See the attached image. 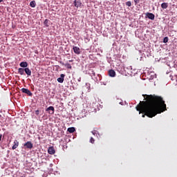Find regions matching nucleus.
<instances>
[{
    "label": "nucleus",
    "mask_w": 177,
    "mask_h": 177,
    "mask_svg": "<svg viewBox=\"0 0 177 177\" xmlns=\"http://www.w3.org/2000/svg\"><path fill=\"white\" fill-rule=\"evenodd\" d=\"M147 17H148V19H149V20H154L156 16L154 15V14L151 13V12H147L146 14Z\"/></svg>",
    "instance_id": "obj_8"
},
{
    "label": "nucleus",
    "mask_w": 177,
    "mask_h": 177,
    "mask_svg": "<svg viewBox=\"0 0 177 177\" xmlns=\"http://www.w3.org/2000/svg\"><path fill=\"white\" fill-rule=\"evenodd\" d=\"M109 77H115V71H114V70H113V69L109 70Z\"/></svg>",
    "instance_id": "obj_12"
},
{
    "label": "nucleus",
    "mask_w": 177,
    "mask_h": 177,
    "mask_svg": "<svg viewBox=\"0 0 177 177\" xmlns=\"http://www.w3.org/2000/svg\"><path fill=\"white\" fill-rule=\"evenodd\" d=\"M126 5L127 6L131 7L132 6V3L131 1H127Z\"/></svg>",
    "instance_id": "obj_20"
},
{
    "label": "nucleus",
    "mask_w": 177,
    "mask_h": 177,
    "mask_svg": "<svg viewBox=\"0 0 177 177\" xmlns=\"http://www.w3.org/2000/svg\"><path fill=\"white\" fill-rule=\"evenodd\" d=\"M163 42H164V44H167V42H168V37H165L163 39Z\"/></svg>",
    "instance_id": "obj_22"
},
{
    "label": "nucleus",
    "mask_w": 177,
    "mask_h": 177,
    "mask_svg": "<svg viewBox=\"0 0 177 177\" xmlns=\"http://www.w3.org/2000/svg\"><path fill=\"white\" fill-rule=\"evenodd\" d=\"M2 140V135H0V142Z\"/></svg>",
    "instance_id": "obj_28"
},
{
    "label": "nucleus",
    "mask_w": 177,
    "mask_h": 177,
    "mask_svg": "<svg viewBox=\"0 0 177 177\" xmlns=\"http://www.w3.org/2000/svg\"><path fill=\"white\" fill-rule=\"evenodd\" d=\"M24 146L25 147V149H29V150H31V149L33 147L32 142L30 141L26 142Z\"/></svg>",
    "instance_id": "obj_2"
},
{
    "label": "nucleus",
    "mask_w": 177,
    "mask_h": 177,
    "mask_svg": "<svg viewBox=\"0 0 177 177\" xmlns=\"http://www.w3.org/2000/svg\"><path fill=\"white\" fill-rule=\"evenodd\" d=\"M64 66H65V67H66L67 68H72V66L70 64L67 63V64H63Z\"/></svg>",
    "instance_id": "obj_19"
},
{
    "label": "nucleus",
    "mask_w": 177,
    "mask_h": 177,
    "mask_svg": "<svg viewBox=\"0 0 177 177\" xmlns=\"http://www.w3.org/2000/svg\"><path fill=\"white\" fill-rule=\"evenodd\" d=\"M24 72H25L24 68H18V74H19L20 75H24Z\"/></svg>",
    "instance_id": "obj_13"
},
{
    "label": "nucleus",
    "mask_w": 177,
    "mask_h": 177,
    "mask_svg": "<svg viewBox=\"0 0 177 177\" xmlns=\"http://www.w3.org/2000/svg\"><path fill=\"white\" fill-rule=\"evenodd\" d=\"M20 67H23V68H27L28 67V63L27 62H22L19 64Z\"/></svg>",
    "instance_id": "obj_9"
},
{
    "label": "nucleus",
    "mask_w": 177,
    "mask_h": 177,
    "mask_svg": "<svg viewBox=\"0 0 177 177\" xmlns=\"http://www.w3.org/2000/svg\"><path fill=\"white\" fill-rule=\"evenodd\" d=\"M25 73L28 75V77H30L31 75V70H30L29 68H25Z\"/></svg>",
    "instance_id": "obj_14"
},
{
    "label": "nucleus",
    "mask_w": 177,
    "mask_h": 177,
    "mask_svg": "<svg viewBox=\"0 0 177 177\" xmlns=\"http://www.w3.org/2000/svg\"><path fill=\"white\" fill-rule=\"evenodd\" d=\"M35 114H36V115H39V110H36L35 111Z\"/></svg>",
    "instance_id": "obj_24"
},
{
    "label": "nucleus",
    "mask_w": 177,
    "mask_h": 177,
    "mask_svg": "<svg viewBox=\"0 0 177 177\" xmlns=\"http://www.w3.org/2000/svg\"><path fill=\"white\" fill-rule=\"evenodd\" d=\"M30 6L31 8H35L37 6V3H35V1H32L30 3Z\"/></svg>",
    "instance_id": "obj_17"
},
{
    "label": "nucleus",
    "mask_w": 177,
    "mask_h": 177,
    "mask_svg": "<svg viewBox=\"0 0 177 177\" xmlns=\"http://www.w3.org/2000/svg\"><path fill=\"white\" fill-rule=\"evenodd\" d=\"M17 147H19V141L15 140L14 141V145L12 146V150H16V149H17Z\"/></svg>",
    "instance_id": "obj_10"
},
{
    "label": "nucleus",
    "mask_w": 177,
    "mask_h": 177,
    "mask_svg": "<svg viewBox=\"0 0 177 177\" xmlns=\"http://www.w3.org/2000/svg\"><path fill=\"white\" fill-rule=\"evenodd\" d=\"M68 62H69V63H73V62H74V60L71 59V60H69Z\"/></svg>",
    "instance_id": "obj_27"
},
{
    "label": "nucleus",
    "mask_w": 177,
    "mask_h": 177,
    "mask_svg": "<svg viewBox=\"0 0 177 177\" xmlns=\"http://www.w3.org/2000/svg\"><path fill=\"white\" fill-rule=\"evenodd\" d=\"M140 0H134L135 3H139Z\"/></svg>",
    "instance_id": "obj_26"
},
{
    "label": "nucleus",
    "mask_w": 177,
    "mask_h": 177,
    "mask_svg": "<svg viewBox=\"0 0 177 177\" xmlns=\"http://www.w3.org/2000/svg\"><path fill=\"white\" fill-rule=\"evenodd\" d=\"M64 77H66V75L61 74L60 77L57 78V82H59V84H63L64 82Z\"/></svg>",
    "instance_id": "obj_7"
},
{
    "label": "nucleus",
    "mask_w": 177,
    "mask_h": 177,
    "mask_svg": "<svg viewBox=\"0 0 177 177\" xmlns=\"http://www.w3.org/2000/svg\"><path fill=\"white\" fill-rule=\"evenodd\" d=\"M93 135H97V132L96 131H92Z\"/></svg>",
    "instance_id": "obj_25"
},
{
    "label": "nucleus",
    "mask_w": 177,
    "mask_h": 177,
    "mask_svg": "<svg viewBox=\"0 0 177 177\" xmlns=\"http://www.w3.org/2000/svg\"><path fill=\"white\" fill-rule=\"evenodd\" d=\"M49 19H45L44 24L46 27H49Z\"/></svg>",
    "instance_id": "obj_18"
},
{
    "label": "nucleus",
    "mask_w": 177,
    "mask_h": 177,
    "mask_svg": "<svg viewBox=\"0 0 177 177\" xmlns=\"http://www.w3.org/2000/svg\"><path fill=\"white\" fill-rule=\"evenodd\" d=\"M90 74H91V77H95V75H96V73L93 71H91Z\"/></svg>",
    "instance_id": "obj_21"
},
{
    "label": "nucleus",
    "mask_w": 177,
    "mask_h": 177,
    "mask_svg": "<svg viewBox=\"0 0 177 177\" xmlns=\"http://www.w3.org/2000/svg\"><path fill=\"white\" fill-rule=\"evenodd\" d=\"M67 131L69 132V133H74V132H75V127H69Z\"/></svg>",
    "instance_id": "obj_15"
},
{
    "label": "nucleus",
    "mask_w": 177,
    "mask_h": 177,
    "mask_svg": "<svg viewBox=\"0 0 177 177\" xmlns=\"http://www.w3.org/2000/svg\"><path fill=\"white\" fill-rule=\"evenodd\" d=\"M21 92L23 93H26L28 96H32V93H31V91L28 90V88H21Z\"/></svg>",
    "instance_id": "obj_3"
},
{
    "label": "nucleus",
    "mask_w": 177,
    "mask_h": 177,
    "mask_svg": "<svg viewBox=\"0 0 177 177\" xmlns=\"http://www.w3.org/2000/svg\"><path fill=\"white\" fill-rule=\"evenodd\" d=\"M48 154H55V153H56V151H55V148L50 147L48 148Z\"/></svg>",
    "instance_id": "obj_11"
},
{
    "label": "nucleus",
    "mask_w": 177,
    "mask_h": 177,
    "mask_svg": "<svg viewBox=\"0 0 177 177\" xmlns=\"http://www.w3.org/2000/svg\"><path fill=\"white\" fill-rule=\"evenodd\" d=\"M46 111H48L51 115L55 114V107L49 106L46 109Z\"/></svg>",
    "instance_id": "obj_4"
},
{
    "label": "nucleus",
    "mask_w": 177,
    "mask_h": 177,
    "mask_svg": "<svg viewBox=\"0 0 177 177\" xmlns=\"http://www.w3.org/2000/svg\"><path fill=\"white\" fill-rule=\"evenodd\" d=\"M142 96L145 101H140L136 109L137 111H140V114L144 113L143 118L145 115L149 118H153L157 114L167 111V104L161 96L147 94H143Z\"/></svg>",
    "instance_id": "obj_1"
},
{
    "label": "nucleus",
    "mask_w": 177,
    "mask_h": 177,
    "mask_svg": "<svg viewBox=\"0 0 177 177\" xmlns=\"http://www.w3.org/2000/svg\"><path fill=\"white\" fill-rule=\"evenodd\" d=\"M90 142L92 143V144L95 143V139L91 137V139H90Z\"/></svg>",
    "instance_id": "obj_23"
},
{
    "label": "nucleus",
    "mask_w": 177,
    "mask_h": 177,
    "mask_svg": "<svg viewBox=\"0 0 177 177\" xmlns=\"http://www.w3.org/2000/svg\"><path fill=\"white\" fill-rule=\"evenodd\" d=\"M73 50L74 53H75L76 55H80L81 53V49L79 48V47L77 46H73Z\"/></svg>",
    "instance_id": "obj_6"
},
{
    "label": "nucleus",
    "mask_w": 177,
    "mask_h": 177,
    "mask_svg": "<svg viewBox=\"0 0 177 177\" xmlns=\"http://www.w3.org/2000/svg\"><path fill=\"white\" fill-rule=\"evenodd\" d=\"M3 0H0V3H1V2H2Z\"/></svg>",
    "instance_id": "obj_29"
},
{
    "label": "nucleus",
    "mask_w": 177,
    "mask_h": 177,
    "mask_svg": "<svg viewBox=\"0 0 177 177\" xmlns=\"http://www.w3.org/2000/svg\"><path fill=\"white\" fill-rule=\"evenodd\" d=\"M162 9H167L168 8V3H162L161 4Z\"/></svg>",
    "instance_id": "obj_16"
},
{
    "label": "nucleus",
    "mask_w": 177,
    "mask_h": 177,
    "mask_svg": "<svg viewBox=\"0 0 177 177\" xmlns=\"http://www.w3.org/2000/svg\"><path fill=\"white\" fill-rule=\"evenodd\" d=\"M73 5L74 6H75V8H81L82 3H81V1L80 0H75L73 2Z\"/></svg>",
    "instance_id": "obj_5"
}]
</instances>
